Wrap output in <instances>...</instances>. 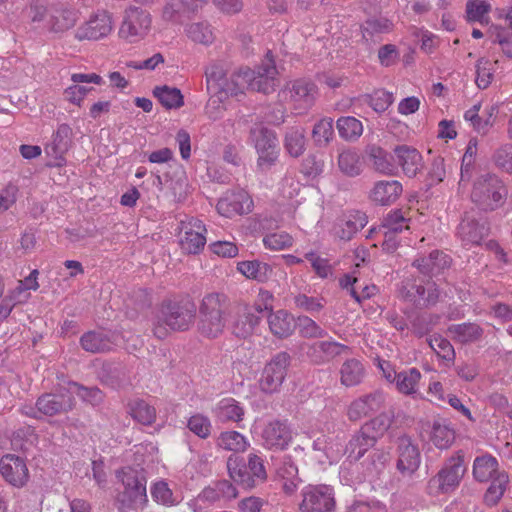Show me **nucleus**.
<instances>
[{
    "label": "nucleus",
    "instance_id": "obj_53",
    "mask_svg": "<svg viewBox=\"0 0 512 512\" xmlns=\"http://www.w3.org/2000/svg\"><path fill=\"white\" fill-rule=\"evenodd\" d=\"M393 101V94L384 89H378L372 94L365 95V102L377 113L386 111Z\"/></svg>",
    "mask_w": 512,
    "mask_h": 512
},
{
    "label": "nucleus",
    "instance_id": "obj_63",
    "mask_svg": "<svg viewBox=\"0 0 512 512\" xmlns=\"http://www.w3.org/2000/svg\"><path fill=\"white\" fill-rule=\"evenodd\" d=\"M369 155L373 158V165L375 169L381 173H392L394 166L388 159V154L381 147L373 146L370 149Z\"/></svg>",
    "mask_w": 512,
    "mask_h": 512
},
{
    "label": "nucleus",
    "instance_id": "obj_6",
    "mask_svg": "<svg viewBox=\"0 0 512 512\" xmlns=\"http://www.w3.org/2000/svg\"><path fill=\"white\" fill-rule=\"evenodd\" d=\"M465 472L464 454L459 450L444 462L436 475L429 479L426 492L431 496H438L455 491Z\"/></svg>",
    "mask_w": 512,
    "mask_h": 512
},
{
    "label": "nucleus",
    "instance_id": "obj_27",
    "mask_svg": "<svg viewBox=\"0 0 512 512\" xmlns=\"http://www.w3.org/2000/svg\"><path fill=\"white\" fill-rule=\"evenodd\" d=\"M81 346L91 353H103L112 350L114 335L105 330L89 331L80 338Z\"/></svg>",
    "mask_w": 512,
    "mask_h": 512
},
{
    "label": "nucleus",
    "instance_id": "obj_58",
    "mask_svg": "<svg viewBox=\"0 0 512 512\" xmlns=\"http://www.w3.org/2000/svg\"><path fill=\"white\" fill-rule=\"evenodd\" d=\"M151 496L155 502L164 506H173L178 502L168 483L163 480L153 484Z\"/></svg>",
    "mask_w": 512,
    "mask_h": 512
},
{
    "label": "nucleus",
    "instance_id": "obj_2",
    "mask_svg": "<svg viewBox=\"0 0 512 512\" xmlns=\"http://www.w3.org/2000/svg\"><path fill=\"white\" fill-rule=\"evenodd\" d=\"M234 302L220 292L206 294L199 305L198 332L207 338H216L224 331Z\"/></svg>",
    "mask_w": 512,
    "mask_h": 512
},
{
    "label": "nucleus",
    "instance_id": "obj_22",
    "mask_svg": "<svg viewBox=\"0 0 512 512\" xmlns=\"http://www.w3.org/2000/svg\"><path fill=\"white\" fill-rule=\"evenodd\" d=\"M397 470L402 475H412L420 465V452L417 445L413 444L410 437L403 436L398 439Z\"/></svg>",
    "mask_w": 512,
    "mask_h": 512
},
{
    "label": "nucleus",
    "instance_id": "obj_1",
    "mask_svg": "<svg viewBox=\"0 0 512 512\" xmlns=\"http://www.w3.org/2000/svg\"><path fill=\"white\" fill-rule=\"evenodd\" d=\"M196 313L197 306L188 296L166 299L161 303L153 334L158 339H164L168 335V328L173 331H187L193 325Z\"/></svg>",
    "mask_w": 512,
    "mask_h": 512
},
{
    "label": "nucleus",
    "instance_id": "obj_50",
    "mask_svg": "<svg viewBox=\"0 0 512 512\" xmlns=\"http://www.w3.org/2000/svg\"><path fill=\"white\" fill-rule=\"evenodd\" d=\"M338 167L345 175L355 177L361 173L359 156L352 150H345L338 156Z\"/></svg>",
    "mask_w": 512,
    "mask_h": 512
},
{
    "label": "nucleus",
    "instance_id": "obj_34",
    "mask_svg": "<svg viewBox=\"0 0 512 512\" xmlns=\"http://www.w3.org/2000/svg\"><path fill=\"white\" fill-rule=\"evenodd\" d=\"M237 269L248 279L261 283L268 281L273 275V268L269 264L258 260L239 262Z\"/></svg>",
    "mask_w": 512,
    "mask_h": 512
},
{
    "label": "nucleus",
    "instance_id": "obj_10",
    "mask_svg": "<svg viewBox=\"0 0 512 512\" xmlns=\"http://www.w3.org/2000/svg\"><path fill=\"white\" fill-rule=\"evenodd\" d=\"M399 294L402 299L420 308L434 306L439 299V291L435 283L427 281L425 286L423 280L415 278L402 281Z\"/></svg>",
    "mask_w": 512,
    "mask_h": 512
},
{
    "label": "nucleus",
    "instance_id": "obj_61",
    "mask_svg": "<svg viewBox=\"0 0 512 512\" xmlns=\"http://www.w3.org/2000/svg\"><path fill=\"white\" fill-rule=\"evenodd\" d=\"M407 219L403 216L401 210H394L387 214L383 219L382 229L392 233H400L403 229H408Z\"/></svg>",
    "mask_w": 512,
    "mask_h": 512
},
{
    "label": "nucleus",
    "instance_id": "obj_24",
    "mask_svg": "<svg viewBox=\"0 0 512 512\" xmlns=\"http://www.w3.org/2000/svg\"><path fill=\"white\" fill-rule=\"evenodd\" d=\"M396 161L408 177H414L423 168V160L419 151L407 145L394 148Z\"/></svg>",
    "mask_w": 512,
    "mask_h": 512
},
{
    "label": "nucleus",
    "instance_id": "obj_32",
    "mask_svg": "<svg viewBox=\"0 0 512 512\" xmlns=\"http://www.w3.org/2000/svg\"><path fill=\"white\" fill-rule=\"evenodd\" d=\"M127 413L136 422L150 426L156 421V409L145 400L136 398L127 403Z\"/></svg>",
    "mask_w": 512,
    "mask_h": 512
},
{
    "label": "nucleus",
    "instance_id": "obj_23",
    "mask_svg": "<svg viewBox=\"0 0 512 512\" xmlns=\"http://www.w3.org/2000/svg\"><path fill=\"white\" fill-rule=\"evenodd\" d=\"M384 395L380 391H374L354 400L348 407L347 416L351 421H358L371 413L379 411L384 404Z\"/></svg>",
    "mask_w": 512,
    "mask_h": 512
},
{
    "label": "nucleus",
    "instance_id": "obj_49",
    "mask_svg": "<svg viewBox=\"0 0 512 512\" xmlns=\"http://www.w3.org/2000/svg\"><path fill=\"white\" fill-rule=\"evenodd\" d=\"M37 411L46 416H53L63 409V396L44 394L36 402Z\"/></svg>",
    "mask_w": 512,
    "mask_h": 512
},
{
    "label": "nucleus",
    "instance_id": "obj_46",
    "mask_svg": "<svg viewBox=\"0 0 512 512\" xmlns=\"http://www.w3.org/2000/svg\"><path fill=\"white\" fill-rule=\"evenodd\" d=\"M339 135L347 141L357 140L363 132V125L360 120L353 116L340 117L336 122Z\"/></svg>",
    "mask_w": 512,
    "mask_h": 512
},
{
    "label": "nucleus",
    "instance_id": "obj_8",
    "mask_svg": "<svg viewBox=\"0 0 512 512\" xmlns=\"http://www.w3.org/2000/svg\"><path fill=\"white\" fill-rule=\"evenodd\" d=\"M290 363L291 356L286 351L275 354L262 370L258 381L260 391L269 395L279 392Z\"/></svg>",
    "mask_w": 512,
    "mask_h": 512
},
{
    "label": "nucleus",
    "instance_id": "obj_21",
    "mask_svg": "<svg viewBox=\"0 0 512 512\" xmlns=\"http://www.w3.org/2000/svg\"><path fill=\"white\" fill-rule=\"evenodd\" d=\"M112 26L111 15L106 11L98 12L76 30L74 37L80 41L98 40L109 35Z\"/></svg>",
    "mask_w": 512,
    "mask_h": 512
},
{
    "label": "nucleus",
    "instance_id": "obj_7",
    "mask_svg": "<svg viewBox=\"0 0 512 512\" xmlns=\"http://www.w3.org/2000/svg\"><path fill=\"white\" fill-rule=\"evenodd\" d=\"M151 24L152 18L147 10L131 5L123 13L118 35L128 43H137L148 35Z\"/></svg>",
    "mask_w": 512,
    "mask_h": 512
},
{
    "label": "nucleus",
    "instance_id": "obj_64",
    "mask_svg": "<svg viewBox=\"0 0 512 512\" xmlns=\"http://www.w3.org/2000/svg\"><path fill=\"white\" fill-rule=\"evenodd\" d=\"M490 61L484 57L478 59L476 63V85L480 89H486L493 79V74L490 71Z\"/></svg>",
    "mask_w": 512,
    "mask_h": 512
},
{
    "label": "nucleus",
    "instance_id": "obj_47",
    "mask_svg": "<svg viewBox=\"0 0 512 512\" xmlns=\"http://www.w3.org/2000/svg\"><path fill=\"white\" fill-rule=\"evenodd\" d=\"M391 28L392 23L386 18L381 17L368 19L361 26L363 39H365L366 42H376L377 40L374 38L375 36L388 33Z\"/></svg>",
    "mask_w": 512,
    "mask_h": 512
},
{
    "label": "nucleus",
    "instance_id": "obj_14",
    "mask_svg": "<svg viewBox=\"0 0 512 512\" xmlns=\"http://www.w3.org/2000/svg\"><path fill=\"white\" fill-rule=\"evenodd\" d=\"M488 233L486 219L475 210L465 212L457 227V236L464 245H479Z\"/></svg>",
    "mask_w": 512,
    "mask_h": 512
},
{
    "label": "nucleus",
    "instance_id": "obj_26",
    "mask_svg": "<svg viewBox=\"0 0 512 512\" xmlns=\"http://www.w3.org/2000/svg\"><path fill=\"white\" fill-rule=\"evenodd\" d=\"M504 22V25H492L488 30V38L492 43L499 44L503 54L512 59V7Z\"/></svg>",
    "mask_w": 512,
    "mask_h": 512
},
{
    "label": "nucleus",
    "instance_id": "obj_57",
    "mask_svg": "<svg viewBox=\"0 0 512 512\" xmlns=\"http://www.w3.org/2000/svg\"><path fill=\"white\" fill-rule=\"evenodd\" d=\"M187 36L194 42L204 45L212 43L214 37L208 23H192L186 28Z\"/></svg>",
    "mask_w": 512,
    "mask_h": 512
},
{
    "label": "nucleus",
    "instance_id": "obj_31",
    "mask_svg": "<svg viewBox=\"0 0 512 512\" xmlns=\"http://www.w3.org/2000/svg\"><path fill=\"white\" fill-rule=\"evenodd\" d=\"M268 324L272 334L279 338L290 336L295 329L294 317L285 310L269 312Z\"/></svg>",
    "mask_w": 512,
    "mask_h": 512
},
{
    "label": "nucleus",
    "instance_id": "obj_30",
    "mask_svg": "<svg viewBox=\"0 0 512 512\" xmlns=\"http://www.w3.org/2000/svg\"><path fill=\"white\" fill-rule=\"evenodd\" d=\"M376 444L374 436L368 434L362 428L357 431L346 446V453L348 459L351 461L360 460L367 451L373 448Z\"/></svg>",
    "mask_w": 512,
    "mask_h": 512
},
{
    "label": "nucleus",
    "instance_id": "obj_17",
    "mask_svg": "<svg viewBox=\"0 0 512 512\" xmlns=\"http://www.w3.org/2000/svg\"><path fill=\"white\" fill-rule=\"evenodd\" d=\"M289 99L294 110L302 114L311 108L317 95V86L308 79H297L288 87Z\"/></svg>",
    "mask_w": 512,
    "mask_h": 512
},
{
    "label": "nucleus",
    "instance_id": "obj_42",
    "mask_svg": "<svg viewBox=\"0 0 512 512\" xmlns=\"http://www.w3.org/2000/svg\"><path fill=\"white\" fill-rule=\"evenodd\" d=\"M153 95L166 109H178L184 105V97L176 87L156 86Z\"/></svg>",
    "mask_w": 512,
    "mask_h": 512
},
{
    "label": "nucleus",
    "instance_id": "obj_28",
    "mask_svg": "<svg viewBox=\"0 0 512 512\" xmlns=\"http://www.w3.org/2000/svg\"><path fill=\"white\" fill-rule=\"evenodd\" d=\"M451 258L442 251L434 250L428 256L415 259L413 266L426 276H433L450 266Z\"/></svg>",
    "mask_w": 512,
    "mask_h": 512
},
{
    "label": "nucleus",
    "instance_id": "obj_37",
    "mask_svg": "<svg viewBox=\"0 0 512 512\" xmlns=\"http://www.w3.org/2000/svg\"><path fill=\"white\" fill-rule=\"evenodd\" d=\"M498 461L491 455H482L475 458L473 463V476L479 482H487L497 475Z\"/></svg>",
    "mask_w": 512,
    "mask_h": 512
},
{
    "label": "nucleus",
    "instance_id": "obj_60",
    "mask_svg": "<svg viewBox=\"0 0 512 512\" xmlns=\"http://www.w3.org/2000/svg\"><path fill=\"white\" fill-rule=\"evenodd\" d=\"M492 160L496 167L512 175V145L506 144L496 149Z\"/></svg>",
    "mask_w": 512,
    "mask_h": 512
},
{
    "label": "nucleus",
    "instance_id": "obj_48",
    "mask_svg": "<svg viewBox=\"0 0 512 512\" xmlns=\"http://www.w3.org/2000/svg\"><path fill=\"white\" fill-rule=\"evenodd\" d=\"M247 445L245 437L237 431L222 432L217 439V446L228 451L243 452Z\"/></svg>",
    "mask_w": 512,
    "mask_h": 512
},
{
    "label": "nucleus",
    "instance_id": "obj_59",
    "mask_svg": "<svg viewBox=\"0 0 512 512\" xmlns=\"http://www.w3.org/2000/svg\"><path fill=\"white\" fill-rule=\"evenodd\" d=\"M299 333L302 337L308 339H321L327 336L326 330L306 316L299 318Z\"/></svg>",
    "mask_w": 512,
    "mask_h": 512
},
{
    "label": "nucleus",
    "instance_id": "obj_19",
    "mask_svg": "<svg viewBox=\"0 0 512 512\" xmlns=\"http://www.w3.org/2000/svg\"><path fill=\"white\" fill-rule=\"evenodd\" d=\"M0 474L10 485L21 488L29 479L25 461L14 454H6L0 459Z\"/></svg>",
    "mask_w": 512,
    "mask_h": 512
},
{
    "label": "nucleus",
    "instance_id": "obj_13",
    "mask_svg": "<svg viewBox=\"0 0 512 512\" xmlns=\"http://www.w3.org/2000/svg\"><path fill=\"white\" fill-rule=\"evenodd\" d=\"M270 53H267L265 61L257 69H246L243 72V79L248 82V87L253 91L264 94L275 91L277 69L274 60L270 58Z\"/></svg>",
    "mask_w": 512,
    "mask_h": 512
},
{
    "label": "nucleus",
    "instance_id": "obj_44",
    "mask_svg": "<svg viewBox=\"0 0 512 512\" xmlns=\"http://www.w3.org/2000/svg\"><path fill=\"white\" fill-rule=\"evenodd\" d=\"M491 484L484 494V502L488 506H495L503 497L508 484V475L505 472L497 473L491 478Z\"/></svg>",
    "mask_w": 512,
    "mask_h": 512
},
{
    "label": "nucleus",
    "instance_id": "obj_35",
    "mask_svg": "<svg viewBox=\"0 0 512 512\" xmlns=\"http://www.w3.org/2000/svg\"><path fill=\"white\" fill-rule=\"evenodd\" d=\"M365 377V368L355 358L347 359L340 368V382L346 387L359 385Z\"/></svg>",
    "mask_w": 512,
    "mask_h": 512
},
{
    "label": "nucleus",
    "instance_id": "obj_55",
    "mask_svg": "<svg viewBox=\"0 0 512 512\" xmlns=\"http://www.w3.org/2000/svg\"><path fill=\"white\" fill-rule=\"evenodd\" d=\"M66 393L76 394L83 401L90 402L91 404H96L102 399V392L97 387L86 388L73 381L66 384Z\"/></svg>",
    "mask_w": 512,
    "mask_h": 512
},
{
    "label": "nucleus",
    "instance_id": "obj_11",
    "mask_svg": "<svg viewBox=\"0 0 512 512\" xmlns=\"http://www.w3.org/2000/svg\"><path fill=\"white\" fill-rule=\"evenodd\" d=\"M301 512H334L336 500L334 490L328 485L308 486L302 492Z\"/></svg>",
    "mask_w": 512,
    "mask_h": 512
},
{
    "label": "nucleus",
    "instance_id": "obj_54",
    "mask_svg": "<svg viewBox=\"0 0 512 512\" xmlns=\"http://www.w3.org/2000/svg\"><path fill=\"white\" fill-rule=\"evenodd\" d=\"M188 429L201 439H207L211 435L212 423L209 417L196 413L187 421Z\"/></svg>",
    "mask_w": 512,
    "mask_h": 512
},
{
    "label": "nucleus",
    "instance_id": "obj_25",
    "mask_svg": "<svg viewBox=\"0 0 512 512\" xmlns=\"http://www.w3.org/2000/svg\"><path fill=\"white\" fill-rule=\"evenodd\" d=\"M403 189L396 180L378 181L369 193V199L377 205L387 206L393 204L401 195Z\"/></svg>",
    "mask_w": 512,
    "mask_h": 512
},
{
    "label": "nucleus",
    "instance_id": "obj_29",
    "mask_svg": "<svg viewBox=\"0 0 512 512\" xmlns=\"http://www.w3.org/2000/svg\"><path fill=\"white\" fill-rule=\"evenodd\" d=\"M279 478L282 479V489L285 494L293 495L302 479L298 475V468L292 460L291 456H284L281 464L276 469Z\"/></svg>",
    "mask_w": 512,
    "mask_h": 512
},
{
    "label": "nucleus",
    "instance_id": "obj_38",
    "mask_svg": "<svg viewBox=\"0 0 512 512\" xmlns=\"http://www.w3.org/2000/svg\"><path fill=\"white\" fill-rule=\"evenodd\" d=\"M45 154L47 157L46 165L50 168H61L64 160V137L59 128L53 134L50 142L45 146Z\"/></svg>",
    "mask_w": 512,
    "mask_h": 512
},
{
    "label": "nucleus",
    "instance_id": "obj_18",
    "mask_svg": "<svg viewBox=\"0 0 512 512\" xmlns=\"http://www.w3.org/2000/svg\"><path fill=\"white\" fill-rule=\"evenodd\" d=\"M181 224V231L183 232L180 238L181 249L188 254H198L206 244L204 224L195 218H191L187 222H181Z\"/></svg>",
    "mask_w": 512,
    "mask_h": 512
},
{
    "label": "nucleus",
    "instance_id": "obj_43",
    "mask_svg": "<svg viewBox=\"0 0 512 512\" xmlns=\"http://www.w3.org/2000/svg\"><path fill=\"white\" fill-rule=\"evenodd\" d=\"M420 378V371L416 368H411L407 371L394 374L393 380H395L396 387L399 392L406 395H412L417 391V385Z\"/></svg>",
    "mask_w": 512,
    "mask_h": 512
},
{
    "label": "nucleus",
    "instance_id": "obj_62",
    "mask_svg": "<svg viewBox=\"0 0 512 512\" xmlns=\"http://www.w3.org/2000/svg\"><path fill=\"white\" fill-rule=\"evenodd\" d=\"M428 344L433 351L437 353V355L444 360L451 361L455 357V351L451 343L441 337V336H433L428 339Z\"/></svg>",
    "mask_w": 512,
    "mask_h": 512
},
{
    "label": "nucleus",
    "instance_id": "obj_20",
    "mask_svg": "<svg viewBox=\"0 0 512 512\" xmlns=\"http://www.w3.org/2000/svg\"><path fill=\"white\" fill-rule=\"evenodd\" d=\"M252 200L248 193L242 189L231 190L219 199L216 208L219 214L225 217L241 215L251 211Z\"/></svg>",
    "mask_w": 512,
    "mask_h": 512
},
{
    "label": "nucleus",
    "instance_id": "obj_4",
    "mask_svg": "<svg viewBox=\"0 0 512 512\" xmlns=\"http://www.w3.org/2000/svg\"><path fill=\"white\" fill-rule=\"evenodd\" d=\"M226 465L230 478L243 489L256 488L267 480L264 461L254 453L248 455L247 462L242 457L230 455Z\"/></svg>",
    "mask_w": 512,
    "mask_h": 512
},
{
    "label": "nucleus",
    "instance_id": "obj_39",
    "mask_svg": "<svg viewBox=\"0 0 512 512\" xmlns=\"http://www.w3.org/2000/svg\"><path fill=\"white\" fill-rule=\"evenodd\" d=\"M305 129L301 127H290L287 129L284 138V147L290 156L298 158L305 151Z\"/></svg>",
    "mask_w": 512,
    "mask_h": 512
},
{
    "label": "nucleus",
    "instance_id": "obj_36",
    "mask_svg": "<svg viewBox=\"0 0 512 512\" xmlns=\"http://www.w3.org/2000/svg\"><path fill=\"white\" fill-rule=\"evenodd\" d=\"M410 322L412 332L419 338L427 335L438 320V316L413 310L404 311Z\"/></svg>",
    "mask_w": 512,
    "mask_h": 512
},
{
    "label": "nucleus",
    "instance_id": "obj_15",
    "mask_svg": "<svg viewBox=\"0 0 512 512\" xmlns=\"http://www.w3.org/2000/svg\"><path fill=\"white\" fill-rule=\"evenodd\" d=\"M350 348L331 337L326 340H318L306 345V356L316 365L331 362L337 356L349 352Z\"/></svg>",
    "mask_w": 512,
    "mask_h": 512
},
{
    "label": "nucleus",
    "instance_id": "obj_16",
    "mask_svg": "<svg viewBox=\"0 0 512 512\" xmlns=\"http://www.w3.org/2000/svg\"><path fill=\"white\" fill-rule=\"evenodd\" d=\"M261 437L264 447L276 450L286 449L293 438L287 420L279 419L267 422L262 430Z\"/></svg>",
    "mask_w": 512,
    "mask_h": 512
},
{
    "label": "nucleus",
    "instance_id": "obj_5",
    "mask_svg": "<svg viewBox=\"0 0 512 512\" xmlns=\"http://www.w3.org/2000/svg\"><path fill=\"white\" fill-rule=\"evenodd\" d=\"M507 194V188L499 177L485 174L475 181L471 200L480 210L492 212L504 205Z\"/></svg>",
    "mask_w": 512,
    "mask_h": 512
},
{
    "label": "nucleus",
    "instance_id": "obj_51",
    "mask_svg": "<svg viewBox=\"0 0 512 512\" xmlns=\"http://www.w3.org/2000/svg\"><path fill=\"white\" fill-rule=\"evenodd\" d=\"M334 128L332 118H323L314 125L312 137L319 147L327 146L333 139Z\"/></svg>",
    "mask_w": 512,
    "mask_h": 512
},
{
    "label": "nucleus",
    "instance_id": "obj_33",
    "mask_svg": "<svg viewBox=\"0 0 512 512\" xmlns=\"http://www.w3.org/2000/svg\"><path fill=\"white\" fill-rule=\"evenodd\" d=\"M447 332L455 342L467 344L478 341L484 331L478 324L468 322L450 325Z\"/></svg>",
    "mask_w": 512,
    "mask_h": 512
},
{
    "label": "nucleus",
    "instance_id": "obj_3",
    "mask_svg": "<svg viewBox=\"0 0 512 512\" xmlns=\"http://www.w3.org/2000/svg\"><path fill=\"white\" fill-rule=\"evenodd\" d=\"M116 476L124 487L116 497L118 510L120 512L143 510L148 503L146 471L143 468L127 466L117 471Z\"/></svg>",
    "mask_w": 512,
    "mask_h": 512
},
{
    "label": "nucleus",
    "instance_id": "obj_45",
    "mask_svg": "<svg viewBox=\"0 0 512 512\" xmlns=\"http://www.w3.org/2000/svg\"><path fill=\"white\" fill-rule=\"evenodd\" d=\"M205 77L207 92L219 94L227 79V70L222 63H213L206 68Z\"/></svg>",
    "mask_w": 512,
    "mask_h": 512
},
{
    "label": "nucleus",
    "instance_id": "obj_9",
    "mask_svg": "<svg viewBox=\"0 0 512 512\" xmlns=\"http://www.w3.org/2000/svg\"><path fill=\"white\" fill-rule=\"evenodd\" d=\"M250 135L258 153L257 165L261 170H269L279 156L278 139L274 131L259 127L251 129Z\"/></svg>",
    "mask_w": 512,
    "mask_h": 512
},
{
    "label": "nucleus",
    "instance_id": "obj_41",
    "mask_svg": "<svg viewBox=\"0 0 512 512\" xmlns=\"http://www.w3.org/2000/svg\"><path fill=\"white\" fill-rule=\"evenodd\" d=\"M433 444L439 449H448L455 440V431L444 419L435 420L432 425Z\"/></svg>",
    "mask_w": 512,
    "mask_h": 512
},
{
    "label": "nucleus",
    "instance_id": "obj_40",
    "mask_svg": "<svg viewBox=\"0 0 512 512\" xmlns=\"http://www.w3.org/2000/svg\"><path fill=\"white\" fill-rule=\"evenodd\" d=\"M215 415L221 422H239L243 419L244 409L235 399L225 398L217 404Z\"/></svg>",
    "mask_w": 512,
    "mask_h": 512
},
{
    "label": "nucleus",
    "instance_id": "obj_56",
    "mask_svg": "<svg viewBox=\"0 0 512 512\" xmlns=\"http://www.w3.org/2000/svg\"><path fill=\"white\" fill-rule=\"evenodd\" d=\"M392 420L389 415L381 413L375 418L369 420L361 426V428L368 434L374 436V440H377L389 429Z\"/></svg>",
    "mask_w": 512,
    "mask_h": 512
},
{
    "label": "nucleus",
    "instance_id": "obj_52",
    "mask_svg": "<svg viewBox=\"0 0 512 512\" xmlns=\"http://www.w3.org/2000/svg\"><path fill=\"white\" fill-rule=\"evenodd\" d=\"M243 72L244 70L233 72L229 78L227 77L224 84L220 87L222 89L219 94H221L226 100L230 96H237L238 94L243 93L244 87L246 85L248 86V82H245L243 79Z\"/></svg>",
    "mask_w": 512,
    "mask_h": 512
},
{
    "label": "nucleus",
    "instance_id": "obj_12",
    "mask_svg": "<svg viewBox=\"0 0 512 512\" xmlns=\"http://www.w3.org/2000/svg\"><path fill=\"white\" fill-rule=\"evenodd\" d=\"M266 310H268L267 306L264 308L261 305L250 307L244 303L234 302L230 316L232 318V333L238 338H246L251 335L259 324L258 314Z\"/></svg>",
    "mask_w": 512,
    "mask_h": 512
}]
</instances>
